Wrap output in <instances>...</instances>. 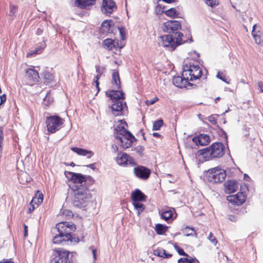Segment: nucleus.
I'll use <instances>...</instances> for the list:
<instances>
[{
	"label": "nucleus",
	"instance_id": "f704fd0d",
	"mask_svg": "<svg viewBox=\"0 0 263 263\" xmlns=\"http://www.w3.org/2000/svg\"><path fill=\"white\" fill-rule=\"evenodd\" d=\"M102 29L104 32H109L111 26L110 21H104L101 25Z\"/></svg>",
	"mask_w": 263,
	"mask_h": 263
},
{
	"label": "nucleus",
	"instance_id": "a878e982",
	"mask_svg": "<svg viewBox=\"0 0 263 263\" xmlns=\"http://www.w3.org/2000/svg\"><path fill=\"white\" fill-rule=\"evenodd\" d=\"M257 28H258V26H257L256 24L254 25V26L253 27V30L252 31V35L256 43L257 44H260L263 41V39L260 35V34H258V33L259 32V31L256 30Z\"/></svg>",
	"mask_w": 263,
	"mask_h": 263
},
{
	"label": "nucleus",
	"instance_id": "4c0bfd02",
	"mask_svg": "<svg viewBox=\"0 0 263 263\" xmlns=\"http://www.w3.org/2000/svg\"><path fill=\"white\" fill-rule=\"evenodd\" d=\"M17 11V6L10 4V10L9 11V15L12 18L14 16L15 13Z\"/></svg>",
	"mask_w": 263,
	"mask_h": 263
},
{
	"label": "nucleus",
	"instance_id": "423d86ee",
	"mask_svg": "<svg viewBox=\"0 0 263 263\" xmlns=\"http://www.w3.org/2000/svg\"><path fill=\"white\" fill-rule=\"evenodd\" d=\"M208 181L212 183H218L223 182L226 177L225 171L218 167L209 169L206 172Z\"/></svg>",
	"mask_w": 263,
	"mask_h": 263
},
{
	"label": "nucleus",
	"instance_id": "052dcab7",
	"mask_svg": "<svg viewBox=\"0 0 263 263\" xmlns=\"http://www.w3.org/2000/svg\"><path fill=\"white\" fill-rule=\"evenodd\" d=\"M24 236L26 237L27 236V226L24 225Z\"/></svg>",
	"mask_w": 263,
	"mask_h": 263
},
{
	"label": "nucleus",
	"instance_id": "338daca9",
	"mask_svg": "<svg viewBox=\"0 0 263 263\" xmlns=\"http://www.w3.org/2000/svg\"><path fill=\"white\" fill-rule=\"evenodd\" d=\"M220 99V97H217L215 99V103H217L218 102V101H219Z\"/></svg>",
	"mask_w": 263,
	"mask_h": 263
},
{
	"label": "nucleus",
	"instance_id": "2f4dec72",
	"mask_svg": "<svg viewBox=\"0 0 263 263\" xmlns=\"http://www.w3.org/2000/svg\"><path fill=\"white\" fill-rule=\"evenodd\" d=\"M133 204L135 208L138 211V215L144 210V205L139 203L138 201H133Z\"/></svg>",
	"mask_w": 263,
	"mask_h": 263
},
{
	"label": "nucleus",
	"instance_id": "f03ea898",
	"mask_svg": "<svg viewBox=\"0 0 263 263\" xmlns=\"http://www.w3.org/2000/svg\"><path fill=\"white\" fill-rule=\"evenodd\" d=\"M72 205L78 208H83L89 202L91 194L87 186H72L71 187Z\"/></svg>",
	"mask_w": 263,
	"mask_h": 263
},
{
	"label": "nucleus",
	"instance_id": "bb28decb",
	"mask_svg": "<svg viewBox=\"0 0 263 263\" xmlns=\"http://www.w3.org/2000/svg\"><path fill=\"white\" fill-rule=\"evenodd\" d=\"M154 254L163 258H168L172 256L171 254L167 253L166 251L162 248H158V249L155 250Z\"/></svg>",
	"mask_w": 263,
	"mask_h": 263
},
{
	"label": "nucleus",
	"instance_id": "37998d69",
	"mask_svg": "<svg viewBox=\"0 0 263 263\" xmlns=\"http://www.w3.org/2000/svg\"><path fill=\"white\" fill-rule=\"evenodd\" d=\"M205 3L207 5L211 7L218 5V2L217 0H205Z\"/></svg>",
	"mask_w": 263,
	"mask_h": 263
},
{
	"label": "nucleus",
	"instance_id": "9d476101",
	"mask_svg": "<svg viewBox=\"0 0 263 263\" xmlns=\"http://www.w3.org/2000/svg\"><path fill=\"white\" fill-rule=\"evenodd\" d=\"M67 173L71 176V180L75 184L73 186H86V178L84 175L70 172Z\"/></svg>",
	"mask_w": 263,
	"mask_h": 263
},
{
	"label": "nucleus",
	"instance_id": "6e6d98bb",
	"mask_svg": "<svg viewBox=\"0 0 263 263\" xmlns=\"http://www.w3.org/2000/svg\"><path fill=\"white\" fill-rule=\"evenodd\" d=\"M93 81L95 83V84H96V87L97 89V92H98L99 91H100V88H99V82L97 80H93Z\"/></svg>",
	"mask_w": 263,
	"mask_h": 263
},
{
	"label": "nucleus",
	"instance_id": "a19ab883",
	"mask_svg": "<svg viewBox=\"0 0 263 263\" xmlns=\"http://www.w3.org/2000/svg\"><path fill=\"white\" fill-rule=\"evenodd\" d=\"M37 194L35 195V196L32 199L30 205H32V204H34V203L39 205V204L41 203L42 201V199L41 198H37Z\"/></svg>",
	"mask_w": 263,
	"mask_h": 263
},
{
	"label": "nucleus",
	"instance_id": "5fc2aeb1",
	"mask_svg": "<svg viewBox=\"0 0 263 263\" xmlns=\"http://www.w3.org/2000/svg\"><path fill=\"white\" fill-rule=\"evenodd\" d=\"M0 263H14L10 259H4L0 261Z\"/></svg>",
	"mask_w": 263,
	"mask_h": 263
},
{
	"label": "nucleus",
	"instance_id": "ddd939ff",
	"mask_svg": "<svg viewBox=\"0 0 263 263\" xmlns=\"http://www.w3.org/2000/svg\"><path fill=\"white\" fill-rule=\"evenodd\" d=\"M26 76L28 83L32 85L39 81L40 77L36 70L28 68L26 70Z\"/></svg>",
	"mask_w": 263,
	"mask_h": 263
},
{
	"label": "nucleus",
	"instance_id": "09e8293b",
	"mask_svg": "<svg viewBox=\"0 0 263 263\" xmlns=\"http://www.w3.org/2000/svg\"><path fill=\"white\" fill-rule=\"evenodd\" d=\"M40 49H35V50H32L30 51L29 52H28L27 54V57H29L30 56L34 54H36L37 53H40Z\"/></svg>",
	"mask_w": 263,
	"mask_h": 263
},
{
	"label": "nucleus",
	"instance_id": "680f3d73",
	"mask_svg": "<svg viewBox=\"0 0 263 263\" xmlns=\"http://www.w3.org/2000/svg\"><path fill=\"white\" fill-rule=\"evenodd\" d=\"M96 249H92V254H93V258L94 259H96Z\"/></svg>",
	"mask_w": 263,
	"mask_h": 263
},
{
	"label": "nucleus",
	"instance_id": "473e14b6",
	"mask_svg": "<svg viewBox=\"0 0 263 263\" xmlns=\"http://www.w3.org/2000/svg\"><path fill=\"white\" fill-rule=\"evenodd\" d=\"M181 258L178 260V263H196V261H198L196 258L190 257L187 258Z\"/></svg>",
	"mask_w": 263,
	"mask_h": 263
},
{
	"label": "nucleus",
	"instance_id": "a18cd8bd",
	"mask_svg": "<svg viewBox=\"0 0 263 263\" xmlns=\"http://www.w3.org/2000/svg\"><path fill=\"white\" fill-rule=\"evenodd\" d=\"M158 100V98L157 97H155L151 100H147L146 101V104L147 106L151 105L156 102Z\"/></svg>",
	"mask_w": 263,
	"mask_h": 263
},
{
	"label": "nucleus",
	"instance_id": "58836bf2",
	"mask_svg": "<svg viewBox=\"0 0 263 263\" xmlns=\"http://www.w3.org/2000/svg\"><path fill=\"white\" fill-rule=\"evenodd\" d=\"M227 200L231 203H233V204H236L239 205L238 203H237L238 200L237 198V196L235 195H230L228 196L227 197Z\"/></svg>",
	"mask_w": 263,
	"mask_h": 263
},
{
	"label": "nucleus",
	"instance_id": "4be33fe9",
	"mask_svg": "<svg viewBox=\"0 0 263 263\" xmlns=\"http://www.w3.org/2000/svg\"><path fill=\"white\" fill-rule=\"evenodd\" d=\"M71 151H72L73 152L77 153L79 155L81 156H87V158H90L91 157V156L93 155V153L92 152L90 151H88L85 149L78 148L76 147H72L71 148Z\"/></svg>",
	"mask_w": 263,
	"mask_h": 263
},
{
	"label": "nucleus",
	"instance_id": "cd10ccee",
	"mask_svg": "<svg viewBox=\"0 0 263 263\" xmlns=\"http://www.w3.org/2000/svg\"><path fill=\"white\" fill-rule=\"evenodd\" d=\"M168 227L158 223L156 225L155 231L158 235H163L167 230Z\"/></svg>",
	"mask_w": 263,
	"mask_h": 263
},
{
	"label": "nucleus",
	"instance_id": "79ce46f5",
	"mask_svg": "<svg viewBox=\"0 0 263 263\" xmlns=\"http://www.w3.org/2000/svg\"><path fill=\"white\" fill-rule=\"evenodd\" d=\"M208 239L211 241L215 246L217 243L218 241L216 238L213 236V234L212 232H210L209 235L208 237Z\"/></svg>",
	"mask_w": 263,
	"mask_h": 263
},
{
	"label": "nucleus",
	"instance_id": "2eb2a0df",
	"mask_svg": "<svg viewBox=\"0 0 263 263\" xmlns=\"http://www.w3.org/2000/svg\"><path fill=\"white\" fill-rule=\"evenodd\" d=\"M117 162L120 165L127 164L132 165H136L135 160L126 153L122 154L121 156H118L117 158Z\"/></svg>",
	"mask_w": 263,
	"mask_h": 263
},
{
	"label": "nucleus",
	"instance_id": "603ef678",
	"mask_svg": "<svg viewBox=\"0 0 263 263\" xmlns=\"http://www.w3.org/2000/svg\"><path fill=\"white\" fill-rule=\"evenodd\" d=\"M1 99V102H0V105H1L3 103L6 102V96L5 94H3V95L0 96Z\"/></svg>",
	"mask_w": 263,
	"mask_h": 263
},
{
	"label": "nucleus",
	"instance_id": "f257e3e1",
	"mask_svg": "<svg viewBox=\"0 0 263 263\" xmlns=\"http://www.w3.org/2000/svg\"><path fill=\"white\" fill-rule=\"evenodd\" d=\"M181 28L180 23L177 21H167L163 25V30L169 34L160 37L159 44L163 47H168L174 50L177 46L181 44L183 34L177 31Z\"/></svg>",
	"mask_w": 263,
	"mask_h": 263
},
{
	"label": "nucleus",
	"instance_id": "774afa93",
	"mask_svg": "<svg viewBox=\"0 0 263 263\" xmlns=\"http://www.w3.org/2000/svg\"><path fill=\"white\" fill-rule=\"evenodd\" d=\"M47 99H48V93H47L46 97L44 98V101H46Z\"/></svg>",
	"mask_w": 263,
	"mask_h": 263
},
{
	"label": "nucleus",
	"instance_id": "49530a36",
	"mask_svg": "<svg viewBox=\"0 0 263 263\" xmlns=\"http://www.w3.org/2000/svg\"><path fill=\"white\" fill-rule=\"evenodd\" d=\"M135 151H136L140 155H141L144 151V147L140 145L138 146L135 148Z\"/></svg>",
	"mask_w": 263,
	"mask_h": 263
},
{
	"label": "nucleus",
	"instance_id": "f8f14e48",
	"mask_svg": "<svg viewBox=\"0 0 263 263\" xmlns=\"http://www.w3.org/2000/svg\"><path fill=\"white\" fill-rule=\"evenodd\" d=\"M113 104L111 105V109L113 114L115 116H121L123 114L124 110L127 109L126 103H124V105L121 100L114 101Z\"/></svg>",
	"mask_w": 263,
	"mask_h": 263
},
{
	"label": "nucleus",
	"instance_id": "7ed1b4c3",
	"mask_svg": "<svg viewBox=\"0 0 263 263\" xmlns=\"http://www.w3.org/2000/svg\"><path fill=\"white\" fill-rule=\"evenodd\" d=\"M76 226L73 224L66 222H62L56 225V229L58 232L52 239V242L55 244H60L64 242L69 241L78 242L79 238H74L73 240L71 234L76 230Z\"/></svg>",
	"mask_w": 263,
	"mask_h": 263
},
{
	"label": "nucleus",
	"instance_id": "0e129e2a",
	"mask_svg": "<svg viewBox=\"0 0 263 263\" xmlns=\"http://www.w3.org/2000/svg\"><path fill=\"white\" fill-rule=\"evenodd\" d=\"M153 135L155 137H160L161 136V135L159 133H154L153 134Z\"/></svg>",
	"mask_w": 263,
	"mask_h": 263
},
{
	"label": "nucleus",
	"instance_id": "8fccbe9b",
	"mask_svg": "<svg viewBox=\"0 0 263 263\" xmlns=\"http://www.w3.org/2000/svg\"><path fill=\"white\" fill-rule=\"evenodd\" d=\"M222 73H220L219 71L217 73V76H216V77L218 78V79H219L220 80H221L222 81H223V82H226L227 83L229 84V82H228L226 79H225V78H224V76H222Z\"/></svg>",
	"mask_w": 263,
	"mask_h": 263
},
{
	"label": "nucleus",
	"instance_id": "72a5a7b5",
	"mask_svg": "<svg viewBox=\"0 0 263 263\" xmlns=\"http://www.w3.org/2000/svg\"><path fill=\"white\" fill-rule=\"evenodd\" d=\"M165 14L171 17H175L179 15V13L174 8H171L165 12Z\"/></svg>",
	"mask_w": 263,
	"mask_h": 263
},
{
	"label": "nucleus",
	"instance_id": "c85d7f7f",
	"mask_svg": "<svg viewBox=\"0 0 263 263\" xmlns=\"http://www.w3.org/2000/svg\"><path fill=\"white\" fill-rule=\"evenodd\" d=\"M174 211L170 209L164 210L161 214V217L167 221L173 217V212Z\"/></svg>",
	"mask_w": 263,
	"mask_h": 263
},
{
	"label": "nucleus",
	"instance_id": "9b49d317",
	"mask_svg": "<svg viewBox=\"0 0 263 263\" xmlns=\"http://www.w3.org/2000/svg\"><path fill=\"white\" fill-rule=\"evenodd\" d=\"M117 139L120 140L121 146L124 148L131 147L132 143L136 140L135 137L130 132L121 136Z\"/></svg>",
	"mask_w": 263,
	"mask_h": 263
},
{
	"label": "nucleus",
	"instance_id": "3c124183",
	"mask_svg": "<svg viewBox=\"0 0 263 263\" xmlns=\"http://www.w3.org/2000/svg\"><path fill=\"white\" fill-rule=\"evenodd\" d=\"M228 218L230 221H233V222L236 221V220L237 219V218L235 216L233 215H229L228 216Z\"/></svg>",
	"mask_w": 263,
	"mask_h": 263
},
{
	"label": "nucleus",
	"instance_id": "c03bdc74",
	"mask_svg": "<svg viewBox=\"0 0 263 263\" xmlns=\"http://www.w3.org/2000/svg\"><path fill=\"white\" fill-rule=\"evenodd\" d=\"M95 68H96V71L97 72V73H99V74H102L104 71H105V68L104 67H100L99 66H98V65H96L95 66Z\"/></svg>",
	"mask_w": 263,
	"mask_h": 263
},
{
	"label": "nucleus",
	"instance_id": "39448f33",
	"mask_svg": "<svg viewBox=\"0 0 263 263\" xmlns=\"http://www.w3.org/2000/svg\"><path fill=\"white\" fill-rule=\"evenodd\" d=\"M202 74V69L198 65H185L183 66L182 75L189 81L199 79Z\"/></svg>",
	"mask_w": 263,
	"mask_h": 263
},
{
	"label": "nucleus",
	"instance_id": "393cba45",
	"mask_svg": "<svg viewBox=\"0 0 263 263\" xmlns=\"http://www.w3.org/2000/svg\"><path fill=\"white\" fill-rule=\"evenodd\" d=\"M44 82L46 85H52L54 83L53 75L49 72H44L43 74Z\"/></svg>",
	"mask_w": 263,
	"mask_h": 263
},
{
	"label": "nucleus",
	"instance_id": "ea45409f",
	"mask_svg": "<svg viewBox=\"0 0 263 263\" xmlns=\"http://www.w3.org/2000/svg\"><path fill=\"white\" fill-rule=\"evenodd\" d=\"M174 248L179 255L184 256L185 257L189 256V255L187 253H186L182 249L180 248L177 245H175Z\"/></svg>",
	"mask_w": 263,
	"mask_h": 263
},
{
	"label": "nucleus",
	"instance_id": "69168bd1",
	"mask_svg": "<svg viewBox=\"0 0 263 263\" xmlns=\"http://www.w3.org/2000/svg\"><path fill=\"white\" fill-rule=\"evenodd\" d=\"M163 2L167 3H171L174 1V0H163Z\"/></svg>",
	"mask_w": 263,
	"mask_h": 263
},
{
	"label": "nucleus",
	"instance_id": "a211bd4d",
	"mask_svg": "<svg viewBox=\"0 0 263 263\" xmlns=\"http://www.w3.org/2000/svg\"><path fill=\"white\" fill-rule=\"evenodd\" d=\"M189 80L185 79L184 77L177 76L174 77L173 79V83L176 86L179 88H185L187 87V85H191V83L189 82Z\"/></svg>",
	"mask_w": 263,
	"mask_h": 263
},
{
	"label": "nucleus",
	"instance_id": "13d9d810",
	"mask_svg": "<svg viewBox=\"0 0 263 263\" xmlns=\"http://www.w3.org/2000/svg\"><path fill=\"white\" fill-rule=\"evenodd\" d=\"M87 167L90 168H91L92 170H95V165L94 163H92V164H90L89 165H87Z\"/></svg>",
	"mask_w": 263,
	"mask_h": 263
},
{
	"label": "nucleus",
	"instance_id": "bf43d9fd",
	"mask_svg": "<svg viewBox=\"0 0 263 263\" xmlns=\"http://www.w3.org/2000/svg\"><path fill=\"white\" fill-rule=\"evenodd\" d=\"M102 74H98L97 73V76L95 77L93 80H97L99 81V80L100 79V77H101Z\"/></svg>",
	"mask_w": 263,
	"mask_h": 263
},
{
	"label": "nucleus",
	"instance_id": "412c9836",
	"mask_svg": "<svg viewBox=\"0 0 263 263\" xmlns=\"http://www.w3.org/2000/svg\"><path fill=\"white\" fill-rule=\"evenodd\" d=\"M96 0H76L75 6L82 9H87L95 4Z\"/></svg>",
	"mask_w": 263,
	"mask_h": 263
},
{
	"label": "nucleus",
	"instance_id": "4468645a",
	"mask_svg": "<svg viewBox=\"0 0 263 263\" xmlns=\"http://www.w3.org/2000/svg\"><path fill=\"white\" fill-rule=\"evenodd\" d=\"M115 3L112 0H103L101 7L102 12L106 14H111L116 8Z\"/></svg>",
	"mask_w": 263,
	"mask_h": 263
},
{
	"label": "nucleus",
	"instance_id": "5701e85b",
	"mask_svg": "<svg viewBox=\"0 0 263 263\" xmlns=\"http://www.w3.org/2000/svg\"><path fill=\"white\" fill-rule=\"evenodd\" d=\"M145 195L139 189H136L132 194V198L133 201H143L145 199Z\"/></svg>",
	"mask_w": 263,
	"mask_h": 263
},
{
	"label": "nucleus",
	"instance_id": "7c9ffc66",
	"mask_svg": "<svg viewBox=\"0 0 263 263\" xmlns=\"http://www.w3.org/2000/svg\"><path fill=\"white\" fill-rule=\"evenodd\" d=\"M237 196V198L238 200L237 203L239 205L242 204L246 200V194L242 192H239L238 194L235 195Z\"/></svg>",
	"mask_w": 263,
	"mask_h": 263
},
{
	"label": "nucleus",
	"instance_id": "6e6552de",
	"mask_svg": "<svg viewBox=\"0 0 263 263\" xmlns=\"http://www.w3.org/2000/svg\"><path fill=\"white\" fill-rule=\"evenodd\" d=\"M46 123L48 131L51 133H54L60 128L63 124V121L60 117L53 116L47 118Z\"/></svg>",
	"mask_w": 263,
	"mask_h": 263
},
{
	"label": "nucleus",
	"instance_id": "864d4df0",
	"mask_svg": "<svg viewBox=\"0 0 263 263\" xmlns=\"http://www.w3.org/2000/svg\"><path fill=\"white\" fill-rule=\"evenodd\" d=\"M258 87L260 88V91L263 92V83L261 81H258L257 83Z\"/></svg>",
	"mask_w": 263,
	"mask_h": 263
},
{
	"label": "nucleus",
	"instance_id": "4d7b16f0",
	"mask_svg": "<svg viewBox=\"0 0 263 263\" xmlns=\"http://www.w3.org/2000/svg\"><path fill=\"white\" fill-rule=\"evenodd\" d=\"M36 194H37V198H41L42 199V200H43V195L39 191H37V193Z\"/></svg>",
	"mask_w": 263,
	"mask_h": 263
},
{
	"label": "nucleus",
	"instance_id": "e2e57ef3",
	"mask_svg": "<svg viewBox=\"0 0 263 263\" xmlns=\"http://www.w3.org/2000/svg\"><path fill=\"white\" fill-rule=\"evenodd\" d=\"M30 206H31L32 208H30L29 209V211L30 213H31L32 211H33L34 208H35L34 206V204H32V205H30Z\"/></svg>",
	"mask_w": 263,
	"mask_h": 263
},
{
	"label": "nucleus",
	"instance_id": "20e7f679",
	"mask_svg": "<svg viewBox=\"0 0 263 263\" xmlns=\"http://www.w3.org/2000/svg\"><path fill=\"white\" fill-rule=\"evenodd\" d=\"M225 147L220 142H216L211 146L199 150L197 157L200 160L208 161L214 158H219L224 154Z\"/></svg>",
	"mask_w": 263,
	"mask_h": 263
},
{
	"label": "nucleus",
	"instance_id": "c756f323",
	"mask_svg": "<svg viewBox=\"0 0 263 263\" xmlns=\"http://www.w3.org/2000/svg\"><path fill=\"white\" fill-rule=\"evenodd\" d=\"M116 42L111 39H105L104 42V45L108 49L111 50L115 47V43Z\"/></svg>",
	"mask_w": 263,
	"mask_h": 263
},
{
	"label": "nucleus",
	"instance_id": "de8ad7c7",
	"mask_svg": "<svg viewBox=\"0 0 263 263\" xmlns=\"http://www.w3.org/2000/svg\"><path fill=\"white\" fill-rule=\"evenodd\" d=\"M208 121L213 125H216L217 121L216 118L213 116H210L208 118Z\"/></svg>",
	"mask_w": 263,
	"mask_h": 263
},
{
	"label": "nucleus",
	"instance_id": "6ab92c4d",
	"mask_svg": "<svg viewBox=\"0 0 263 263\" xmlns=\"http://www.w3.org/2000/svg\"><path fill=\"white\" fill-rule=\"evenodd\" d=\"M106 95L110 98L112 101L124 99V93L119 89L111 90L106 92Z\"/></svg>",
	"mask_w": 263,
	"mask_h": 263
},
{
	"label": "nucleus",
	"instance_id": "c9c22d12",
	"mask_svg": "<svg viewBox=\"0 0 263 263\" xmlns=\"http://www.w3.org/2000/svg\"><path fill=\"white\" fill-rule=\"evenodd\" d=\"M182 233L184 236H189L193 235L194 233H195V232L194 228L189 227H186L184 229H183Z\"/></svg>",
	"mask_w": 263,
	"mask_h": 263
},
{
	"label": "nucleus",
	"instance_id": "e433bc0d",
	"mask_svg": "<svg viewBox=\"0 0 263 263\" xmlns=\"http://www.w3.org/2000/svg\"><path fill=\"white\" fill-rule=\"evenodd\" d=\"M163 121L162 119L158 120L153 123V130H159L160 127L163 125Z\"/></svg>",
	"mask_w": 263,
	"mask_h": 263
},
{
	"label": "nucleus",
	"instance_id": "b1692460",
	"mask_svg": "<svg viewBox=\"0 0 263 263\" xmlns=\"http://www.w3.org/2000/svg\"><path fill=\"white\" fill-rule=\"evenodd\" d=\"M112 84L114 88L115 89H120L121 88L120 79L117 71H114L112 74Z\"/></svg>",
	"mask_w": 263,
	"mask_h": 263
},
{
	"label": "nucleus",
	"instance_id": "f3484780",
	"mask_svg": "<svg viewBox=\"0 0 263 263\" xmlns=\"http://www.w3.org/2000/svg\"><path fill=\"white\" fill-rule=\"evenodd\" d=\"M211 141L210 137L206 134H200L193 138V141L197 145L204 146L208 145Z\"/></svg>",
	"mask_w": 263,
	"mask_h": 263
},
{
	"label": "nucleus",
	"instance_id": "1a4fd4ad",
	"mask_svg": "<svg viewBox=\"0 0 263 263\" xmlns=\"http://www.w3.org/2000/svg\"><path fill=\"white\" fill-rule=\"evenodd\" d=\"M134 173L136 177L145 180L149 178L151 171L149 168L145 166L138 165L134 167Z\"/></svg>",
	"mask_w": 263,
	"mask_h": 263
},
{
	"label": "nucleus",
	"instance_id": "dca6fc26",
	"mask_svg": "<svg viewBox=\"0 0 263 263\" xmlns=\"http://www.w3.org/2000/svg\"><path fill=\"white\" fill-rule=\"evenodd\" d=\"M224 191L227 194H231L236 192L239 187L238 183L235 180H227L224 184Z\"/></svg>",
	"mask_w": 263,
	"mask_h": 263
},
{
	"label": "nucleus",
	"instance_id": "0eeeda50",
	"mask_svg": "<svg viewBox=\"0 0 263 263\" xmlns=\"http://www.w3.org/2000/svg\"><path fill=\"white\" fill-rule=\"evenodd\" d=\"M69 255V252L63 249H54L53 251L51 263H70Z\"/></svg>",
	"mask_w": 263,
	"mask_h": 263
},
{
	"label": "nucleus",
	"instance_id": "aec40b11",
	"mask_svg": "<svg viewBox=\"0 0 263 263\" xmlns=\"http://www.w3.org/2000/svg\"><path fill=\"white\" fill-rule=\"evenodd\" d=\"M129 132L126 130L124 127L122 121H120V123L115 127V137L117 139L121 136L126 134Z\"/></svg>",
	"mask_w": 263,
	"mask_h": 263
}]
</instances>
